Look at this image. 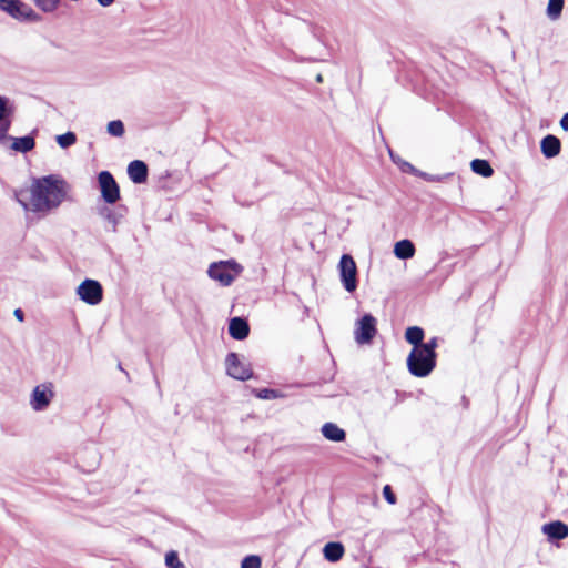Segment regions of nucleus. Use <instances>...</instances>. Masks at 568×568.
<instances>
[{
	"label": "nucleus",
	"mask_w": 568,
	"mask_h": 568,
	"mask_svg": "<svg viewBox=\"0 0 568 568\" xmlns=\"http://www.w3.org/2000/svg\"><path fill=\"white\" fill-rule=\"evenodd\" d=\"M436 366V353L414 347L407 357V368L413 376L426 377Z\"/></svg>",
	"instance_id": "f03ea898"
},
{
	"label": "nucleus",
	"mask_w": 568,
	"mask_h": 568,
	"mask_svg": "<svg viewBox=\"0 0 568 568\" xmlns=\"http://www.w3.org/2000/svg\"><path fill=\"white\" fill-rule=\"evenodd\" d=\"M316 81H317L318 83L323 82V77H322V74H318V75L316 77Z\"/></svg>",
	"instance_id": "c9c22d12"
},
{
	"label": "nucleus",
	"mask_w": 568,
	"mask_h": 568,
	"mask_svg": "<svg viewBox=\"0 0 568 568\" xmlns=\"http://www.w3.org/2000/svg\"><path fill=\"white\" fill-rule=\"evenodd\" d=\"M256 397L261 399H275L281 397V394L275 389L263 388L255 392Z\"/></svg>",
	"instance_id": "cd10ccee"
},
{
	"label": "nucleus",
	"mask_w": 568,
	"mask_h": 568,
	"mask_svg": "<svg viewBox=\"0 0 568 568\" xmlns=\"http://www.w3.org/2000/svg\"><path fill=\"white\" fill-rule=\"evenodd\" d=\"M415 252V245L410 240H400L394 246V254L399 260L412 258Z\"/></svg>",
	"instance_id": "a211bd4d"
},
{
	"label": "nucleus",
	"mask_w": 568,
	"mask_h": 568,
	"mask_svg": "<svg viewBox=\"0 0 568 568\" xmlns=\"http://www.w3.org/2000/svg\"><path fill=\"white\" fill-rule=\"evenodd\" d=\"M470 165H471V170L475 173H477L484 178L491 176L494 173L493 168L490 166L489 162L486 160L475 159L471 161Z\"/></svg>",
	"instance_id": "4be33fe9"
},
{
	"label": "nucleus",
	"mask_w": 568,
	"mask_h": 568,
	"mask_svg": "<svg viewBox=\"0 0 568 568\" xmlns=\"http://www.w3.org/2000/svg\"><path fill=\"white\" fill-rule=\"evenodd\" d=\"M230 335L237 341H243L248 336L250 326L244 318L234 317L229 324Z\"/></svg>",
	"instance_id": "ddd939ff"
},
{
	"label": "nucleus",
	"mask_w": 568,
	"mask_h": 568,
	"mask_svg": "<svg viewBox=\"0 0 568 568\" xmlns=\"http://www.w3.org/2000/svg\"><path fill=\"white\" fill-rule=\"evenodd\" d=\"M9 140H12L11 149L21 153H27L31 151L36 145V141L31 135H26L21 138H12L9 135L8 141Z\"/></svg>",
	"instance_id": "aec40b11"
},
{
	"label": "nucleus",
	"mask_w": 568,
	"mask_h": 568,
	"mask_svg": "<svg viewBox=\"0 0 568 568\" xmlns=\"http://www.w3.org/2000/svg\"><path fill=\"white\" fill-rule=\"evenodd\" d=\"M344 546L337 541L327 542L323 548L324 558L331 562L341 560L344 556Z\"/></svg>",
	"instance_id": "f3484780"
},
{
	"label": "nucleus",
	"mask_w": 568,
	"mask_h": 568,
	"mask_svg": "<svg viewBox=\"0 0 568 568\" xmlns=\"http://www.w3.org/2000/svg\"><path fill=\"white\" fill-rule=\"evenodd\" d=\"M99 2V4H101L102 7H109L111 6L114 0H97Z\"/></svg>",
	"instance_id": "473e14b6"
},
{
	"label": "nucleus",
	"mask_w": 568,
	"mask_h": 568,
	"mask_svg": "<svg viewBox=\"0 0 568 568\" xmlns=\"http://www.w3.org/2000/svg\"><path fill=\"white\" fill-rule=\"evenodd\" d=\"M0 10L21 22H36L39 14L21 0H0Z\"/></svg>",
	"instance_id": "7ed1b4c3"
},
{
	"label": "nucleus",
	"mask_w": 568,
	"mask_h": 568,
	"mask_svg": "<svg viewBox=\"0 0 568 568\" xmlns=\"http://www.w3.org/2000/svg\"><path fill=\"white\" fill-rule=\"evenodd\" d=\"M77 294L84 303L98 305L103 298V288L98 281L87 278L78 286Z\"/></svg>",
	"instance_id": "0eeeda50"
},
{
	"label": "nucleus",
	"mask_w": 568,
	"mask_h": 568,
	"mask_svg": "<svg viewBox=\"0 0 568 568\" xmlns=\"http://www.w3.org/2000/svg\"><path fill=\"white\" fill-rule=\"evenodd\" d=\"M339 276L344 288L352 293L357 287V267L354 258L348 255H342L338 264Z\"/></svg>",
	"instance_id": "423d86ee"
},
{
	"label": "nucleus",
	"mask_w": 568,
	"mask_h": 568,
	"mask_svg": "<svg viewBox=\"0 0 568 568\" xmlns=\"http://www.w3.org/2000/svg\"><path fill=\"white\" fill-rule=\"evenodd\" d=\"M165 565L169 568H182L183 564L180 561L175 551H170L165 555Z\"/></svg>",
	"instance_id": "c85d7f7f"
},
{
	"label": "nucleus",
	"mask_w": 568,
	"mask_h": 568,
	"mask_svg": "<svg viewBox=\"0 0 568 568\" xmlns=\"http://www.w3.org/2000/svg\"><path fill=\"white\" fill-rule=\"evenodd\" d=\"M437 346H438V338L433 337L427 343H423V345L420 347L423 349L426 348L427 351H429V353H436L435 349Z\"/></svg>",
	"instance_id": "7c9ffc66"
},
{
	"label": "nucleus",
	"mask_w": 568,
	"mask_h": 568,
	"mask_svg": "<svg viewBox=\"0 0 568 568\" xmlns=\"http://www.w3.org/2000/svg\"><path fill=\"white\" fill-rule=\"evenodd\" d=\"M34 4L43 12L51 13L54 12L59 6L61 0H32Z\"/></svg>",
	"instance_id": "b1692460"
},
{
	"label": "nucleus",
	"mask_w": 568,
	"mask_h": 568,
	"mask_svg": "<svg viewBox=\"0 0 568 568\" xmlns=\"http://www.w3.org/2000/svg\"><path fill=\"white\" fill-rule=\"evenodd\" d=\"M540 149L547 159H551L560 153V140L555 135L548 134L541 140Z\"/></svg>",
	"instance_id": "2eb2a0df"
},
{
	"label": "nucleus",
	"mask_w": 568,
	"mask_h": 568,
	"mask_svg": "<svg viewBox=\"0 0 568 568\" xmlns=\"http://www.w3.org/2000/svg\"><path fill=\"white\" fill-rule=\"evenodd\" d=\"M383 495H384L385 499H386L389 504L394 505V504L396 503V497H395L394 493L392 491L390 486L386 485V486L383 488Z\"/></svg>",
	"instance_id": "c756f323"
},
{
	"label": "nucleus",
	"mask_w": 568,
	"mask_h": 568,
	"mask_svg": "<svg viewBox=\"0 0 568 568\" xmlns=\"http://www.w3.org/2000/svg\"><path fill=\"white\" fill-rule=\"evenodd\" d=\"M13 112L14 108L10 99L0 94V145H4L8 142V131L11 126Z\"/></svg>",
	"instance_id": "9d476101"
},
{
	"label": "nucleus",
	"mask_w": 568,
	"mask_h": 568,
	"mask_svg": "<svg viewBox=\"0 0 568 568\" xmlns=\"http://www.w3.org/2000/svg\"><path fill=\"white\" fill-rule=\"evenodd\" d=\"M413 169H414V168H413V165H412V164H409V163H407V162H405V163H404V168H403V170H404V171L413 170Z\"/></svg>",
	"instance_id": "f704fd0d"
},
{
	"label": "nucleus",
	"mask_w": 568,
	"mask_h": 568,
	"mask_svg": "<svg viewBox=\"0 0 568 568\" xmlns=\"http://www.w3.org/2000/svg\"><path fill=\"white\" fill-rule=\"evenodd\" d=\"M225 365L227 375L235 379L246 381L253 375L250 365L243 361H240L237 354L235 353H230L226 356Z\"/></svg>",
	"instance_id": "1a4fd4ad"
},
{
	"label": "nucleus",
	"mask_w": 568,
	"mask_h": 568,
	"mask_svg": "<svg viewBox=\"0 0 568 568\" xmlns=\"http://www.w3.org/2000/svg\"><path fill=\"white\" fill-rule=\"evenodd\" d=\"M70 186L58 174L34 178L29 189L16 192V200L26 212L47 216L67 200Z\"/></svg>",
	"instance_id": "f257e3e1"
},
{
	"label": "nucleus",
	"mask_w": 568,
	"mask_h": 568,
	"mask_svg": "<svg viewBox=\"0 0 568 568\" xmlns=\"http://www.w3.org/2000/svg\"><path fill=\"white\" fill-rule=\"evenodd\" d=\"M261 558L255 555L245 557L242 560L241 568H261Z\"/></svg>",
	"instance_id": "bb28decb"
},
{
	"label": "nucleus",
	"mask_w": 568,
	"mask_h": 568,
	"mask_svg": "<svg viewBox=\"0 0 568 568\" xmlns=\"http://www.w3.org/2000/svg\"><path fill=\"white\" fill-rule=\"evenodd\" d=\"M102 199L114 204L120 199V189L113 175L109 171H102L98 176Z\"/></svg>",
	"instance_id": "6e6552de"
},
{
	"label": "nucleus",
	"mask_w": 568,
	"mask_h": 568,
	"mask_svg": "<svg viewBox=\"0 0 568 568\" xmlns=\"http://www.w3.org/2000/svg\"><path fill=\"white\" fill-rule=\"evenodd\" d=\"M14 316L20 321L22 322L23 321V312L20 310V308H17L14 311Z\"/></svg>",
	"instance_id": "72a5a7b5"
},
{
	"label": "nucleus",
	"mask_w": 568,
	"mask_h": 568,
	"mask_svg": "<svg viewBox=\"0 0 568 568\" xmlns=\"http://www.w3.org/2000/svg\"><path fill=\"white\" fill-rule=\"evenodd\" d=\"M542 532L551 540H560L568 537V526L561 521H552L542 526Z\"/></svg>",
	"instance_id": "4468645a"
},
{
	"label": "nucleus",
	"mask_w": 568,
	"mask_h": 568,
	"mask_svg": "<svg viewBox=\"0 0 568 568\" xmlns=\"http://www.w3.org/2000/svg\"><path fill=\"white\" fill-rule=\"evenodd\" d=\"M106 130L110 135L120 138L124 134V124L121 120H113L108 123Z\"/></svg>",
	"instance_id": "a878e982"
},
{
	"label": "nucleus",
	"mask_w": 568,
	"mask_h": 568,
	"mask_svg": "<svg viewBox=\"0 0 568 568\" xmlns=\"http://www.w3.org/2000/svg\"><path fill=\"white\" fill-rule=\"evenodd\" d=\"M242 270L243 267L235 261H226L211 264L207 273L212 280L227 286L242 272Z\"/></svg>",
	"instance_id": "20e7f679"
},
{
	"label": "nucleus",
	"mask_w": 568,
	"mask_h": 568,
	"mask_svg": "<svg viewBox=\"0 0 568 568\" xmlns=\"http://www.w3.org/2000/svg\"><path fill=\"white\" fill-rule=\"evenodd\" d=\"M125 209L124 207H118V209H111V207H102L100 209V215L109 223L111 224V231L115 232L118 224L121 222V220L124 217Z\"/></svg>",
	"instance_id": "dca6fc26"
},
{
	"label": "nucleus",
	"mask_w": 568,
	"mask_h": 568,
	"mask_svg": "<svg viewBox=\"0 0 568 568\" xmlns=\"http://www.w3.org/2000/svg\"><path fill=\"white\" fill-rule=\"evenodd\" d=\"M377 333V321L372 314H365L355 323L354 338L358 345L369 344Z\"/></svg>",
	"instance_id": "39448f33"
},
{
	"label": "nucleus",
	"mask_w": 568,
	"mask_h": 568,
	"mask_svg": "<svg viewBox=\"0 0 568 568\" xmlns=\"http://www.w3.org/2000/svg\"><path fill=\"white\" fill-rule=\"evenodd\" d=\"M560 126L564 131H568V112L561 118Z\"/></svg>",
	"instance_id": "2f4dec72"
},
{
	"label": "nucleus",
	"mask_w": 568,
	"mask_h": 568,
	"mask_svg": "<svg viewBox=\"0 0 568 568\" xmlns=\"http://www.w3.org/2000/svg\"><path fill=\"white\" fill-rule=\"evenodd\" d=\"M128 175L136 184L144 183L148 179V166L143 161L134 160L128 165Z\"/></svg>",
	"instance_id": "f8f14e48"
},
{
	"label": "nucleus",
	"mask_w": 568,
	"mask_h": 568,
	"mask_svg": "<svg viewBox=\"0 0 568 568\" xmlns=\"http://www.w3.org/2000/svg\"><path fill=\"white\" fill-rule=\"evenodd\" d=\"M321 432L326 439L332 442H343L346 437L345 430L334 423H325Z\"/></svg>",
	"instance_id": "6ab92c4d"
},
{
	"label": "nucleus",
	"mask_w": 568,
	"mask_h": 568,
	"mask_svg": "<svg viewBox=\"0 0 568 568\" xmlns=\"http://www.w3.org/2000/svg\"><path fill=\"white\" fill-rule=\"evenodd\" d=\"M405 338L414 347H419L423 345L424 331L418 326H410L405 332Z\"/></svg>",
	"instance_id": "412c9836"
},
{
	"label": "nucleus",
	"mask_w": 568,
	"mask_h": 568,
	"mask_svg": "<svg viewBox=\"0 0 568 568\" xmlns=\"http://www.w3.org/2000/svg\"><path fill=\"white\" fill-rule=\"evenodd\" d=\"M54 396V393L52 390L51 384H41L38 385L31 395V407L36 412L44 410L49 404L51 403L52 398Z\"/></svg>",
	"instance_id": "9b49d317"
},
{
	"label": "nucleus",
	"mask_w": 568,
	"mask_h": 568,
	"mask_svg": "<svg viewBox=\"0 0 568 568\" xmlns=\"http://www.w3.org/2000/svg\"><path fill=\"white\" fill-rule=\"evenodd\" d=\"M55 140L60 148L67 149L77 142V135L73 132H67L64 134L57 135Z\"/></svg>",
	"instance_id": "393cba45"
},
{
	"label": "nucleus",
	"mask_w": 568,
	"mask_h": 568,
	"mask_svg": "<svg viewBox=\"0 0 568 568\" xmlns=\"http://www.w3.org/2000/svg\"><path fill=\"white\" fill-rule=\"evenodd\" d=\"M565 0H549L546 9L547 17L556 21L561 17Z\"/></svg>",
	"instance_id": "5701e85b"
}]
</instances>
